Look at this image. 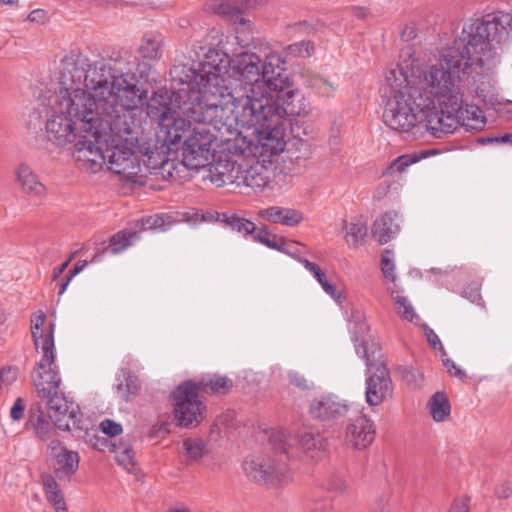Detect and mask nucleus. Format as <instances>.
Returning a JSON list of instances; mask_svg holds the SVG:
<instances>
[{
	"label": "nucleus",
	"mask_w": 512,
	"mask_h": 512,
	"mask_svg": "<svg viewBox=\"0 0 512 512\" xmlns=\"http://www.w3.org/2000/svg\"><path fill=\"white\" fill-rule=\"evenodd\" d=\"M512 38V14L496 11L469 19L461 34L444 47L417 79V104L423 108L442 105L454 111L459 126L480 130L483 111L466 103L460 82L477 73L486 62H497Z\"/></svg>",
	"instance_id": "f257e3e1"
},
{
	"label": "nucleus",
	"mask_w": 512,
	"mask_h": 512,
	"mask_svg": "<svg viewBox=\"0 0 512 512\" xmlns=\"http://www.w3.org/2000/svg\"><path fill=\"white\" fill-rule=\"evenodd\" d=\"M285 60L271 52L264 60L253 52H240L232 58L231 81L235 99L230 111L233 119L243 128L262 127L285 133L290 116L301 114L289 89L290 79L283 67Z\"/></svg>",
	"instance_id": "f03ea898"
},
{
	"label": "nucleus",
	"mask_w": 512,
	"mask_h": 512,
	"mask_svg": "<svg viewBox=\"0 0 512 512\" xmlns=\"http://www.w3.org/2000/svg\"><path fill=\"white\" fill-rule=\"evenodd\" d=\"M149 70L146 62H140L128 50L120 51L112 64H89L85 57L70 54L61 62L58 92L81 91L99 108L114 109L119 104L138 108L145 91L138 87L136 74L143 78Z\"/></svg>",
	"instance_id": "7ed1b4c3"
},
{
	"label": "nucleus",
	"mask_w": 512,
	"mask_h": 512,
	"mask_svg": "<svg viewBox=\"0 0 512 512\" xmlns=\"http://www.w3.org/2000/svg\"><path fill=\"white\" fill-rule=\"evenodd\" d=\"M232 58L219 49L209 48L196 65L176 68L179 80L187 87L178 90L176 100L181 112L197 123L209 124L216 130L227 125L231 102L235 99L231 76Z\"/></svg>",
	"instance_id": "20e7f679"
},
{
	"label": "nucleus",
	"mask_w": 512,
	"mask_h": 512,
	"mask_svg": "<svg viewBox=\"0 0 512 512\" xmlns=\"http://www.w3.org/2000/svg\"><path fill=\"white\" fill-rule=\"evenodd\" d=\"M110 111L99 108L81 91L57 92L53 98L46 121L48 140L54 145L65 147L75 144L81 137H104Z\"/></svg>",
	"instance_id": "39448f33"
},
{
	"label": "nucleus",
	"mask_w": 512,
	"mask_h": 512,
	"mask_svg": "<svg viewBox=\"0 0 512 512\" xmlns=\"http://www.w3.org/2000/svg\"><path fill=\"white\" fill-rule=\"evenodd\" d=\"M265 435L271 449L281 454L250 456L244 460L242 467L248 479L271 487L292 482V471L287 466L286 459L304 455L313 460L326 447V439L319 432L302 431L297 436H292L287 430L278 428L265 431Z\"/></svg>",
	"instance_id": "423d86ee"
},
{
	"label": "nucleus",
	"mask_w": 512,
	"mask_h": 512,
	"mask_svg": "<svg viewBox=\"0 0 512 512\" xmlns=\"http://www.w3.org/2000/svg\"><path fill=\"white\" fill-rule=\"evenodd\" d=\"M285 133L262 127L247 128V132H238L229 140L225 148L212 155L207 162L206 175L216 187L237 184L241 172L239 158H258L263 161L276 157L285 149Z\"/></svg>",
	"instance_id": "0eeeda50"
},
{
	"label": "nucleus",
	"mask_w": 512,
	"mask_h": 512,
	"mask_svg": "<svg viewBox=\"0 0 512 512\" xmlns=\"http://www.w3.org/2000/svg\"><path fill=\"white\" fill-rule=\"evenodd\" d=\"M107 120L111 132L107 131L106 136L97 138L104 139L107 145L108 169L127 182L144 185V168L135 151L141 125L140 113L137 108L119 104L114 111H110Z\"/></svg>",
	"instance_id": "6e6552de"
},
{
	"label": "nucleus",
	"mask_w": 512,
	"mask_h": 512,
	"mask_svg": "<svg viewBox=\"0 0 512 512\" xmlns=\"http://www.w3.org/2000/svg\"><path fill=\"white\" fill-rule=\"evenodd\" d=\"M426 64L418 59L404 61L388 69L384 88L387 96L383 112L384 123L392 130L400 133L410 132L418 123H421V112L416 109L412 94V76L416 70H424Z\"/></svg>",
	"instance_id": "1a4fd4ad"
},
{
	"label": "nucleus",
	"mask_w": 512,
	"mask_h": 512,
	"mask_svg": "<svg viewBox=\"0 0 512 512\" xmlns=\"http://www.w3.org/2000/svg\"><path fill=\"white\" fill-rule=\"evenodd\" d=\"M177 94L178 91L171 95L167 90H158L153 93L149 103L151 110L156 104L161 106L157 137L170 150L177 149L191 131V123L183 117L191 118L181 112L179 104L183 103V99L176 100Z\"/></svg>",
	"instance_id": "9d476101"
},
{
	"label": "nucleus",
	"mask_w": 512,
	"mask_h": 512,
	"mask_svg": "<svg viewBox=\"0 0 512 512\" xmlns=\"http://www.w3.org/2000/svg\"><path fill=\"white\" fill-rule=\"evenodd\" d=\"M429 68V63H426V68L424 70H416V74L412 76L411 84H412V98L413 103L421 112V122H425L426 129L436 138H442L443 135L452 134L457 127L459 126V120H457V115H455L454 111H449V109H445L442 105H434L432 108H423L417 104L416 99V87H417V79L418 76L421 75L424 71Z\"/></svg>",
	"instance_id": "9b49d317"
},
{
	"label": "nucleus",
	"mask_w": 512,
	"mask_h": 512,
	"mask_svg": "<svg viewBox=\"0 0 512 512\" xmlns=\"http://www.w3.org/2000/svg\"><path fill=\"white\" fill-rule=\"evenodd\" d=\"M198 394L199 387L194 381H186L174 391L173 412L178 425L189 427L202 421L205 407Z\"/></svg>",
	"instance_id": "f8f14e48"
},
{
	"label": "nucleus",
	"mask_w": 512,
	"mask_h": 512,
	"mask_svg": "<svg viewBox=\"0 0 512 512\" xmlns=\"http://www.w3.org/2000/svg\"><path fill=\"white\" fill-rule=\"evenodd\" d=\"M216 136L205 126L191 129L183 141L184 164L191 170L205 168L212 156L211 146Z\"/></svg>",
	"instance_id": "ddd939ff"
},
{
	"label": "nucleus",
	"mask_w": 512,
	"mask_h": 512,
	"mask_svg": "<svg viewBox=\"0 0 512 512\" xmlns=\"http://www.w3.org/2000/svg\"><path fill=\"white\" fill-rule=\"evenodd\" d=\"M349 404L334 394L314 398L309 405L310 416L317 421L336 426L352 414Z\"/></svg>",
	"instance_id": "4468645a"
},
{
	"label": "nucleus",
	"mask_w": 512,
	"mask_h": 512,
	"mask_svg": "<svg viewBox=\"0 0 512 512\" xmlns=\"http://www.w3.org/2000/svg\"><path fill=\"white\" fill-rule=\"evenodd\" d=\"M42 398L47 399L48 417L54 422L55 427L63 431L84 429L78 418L79 407L68 401L61 391Z\"/></svg>",
	"instance_id": "2eb2a0df"
},
{
	"label": "nucleus",
	"mask_w": 512,
	"mask_h": 512,
	"mask_svg": "<svg viewBox=\"0 0 512 512\" xmlns=\"http://www.w3.org/2000/svg\"><path fill=\"white\" fill-rule=\"evenodd\" d=\"M100 143H105V140L96 137H81L75 142L73 158L81 169L96 173L106 164L107 153L99 146Z\"/></svg>",
	"instance_id": "dca6fc26"
},
{
	"label": "nucleus",
	"mask_w": 512,
	"mask_h": 512,
	"mask_svg": "<svg viewBox=\"0 0 512 512\" xmlns=\"http://www.w3.org/2000/svg\"><path fill=\"white\" fill-rule=\"evenodd\" d=\"M344 430V443L357 450L365 449L374 440V424L363 414L353 411L347 419Z\"/></svg>",
	"instance_id": "f3484780"
},
{
	"label": "nucleus",
	"mask_w": 512,
	"mask_h": 512,
	"mask_svg": "<svg viewBox=\"0 0 512 512\" xmlns=\"http://www.w3.org/2000/svg\"><path fill=\"white\" fill-rule=\"evenodd\" d=\"M366 379L365 398L370 406H378L393 394V384L386 365H378L377 369L368 372Z\"/></svg>",
	"instance_id": "a211bd4d"
},
{
	"label": "nucleus",
	"mask_w": 512,
	"mask_h": 512,
	"mask_svg": "<svg viewBox=\"0 0 512 512\" xmlns=\"http://www.w3.org/2000/svg\"><path fill=\"white\" fill-rule=\"evenodd\" d=\"M31 378L39 397L55 395L60 391L61 378L55 362H38Z\"/></svg>",
	"instance_id": "6ab92c4d"
},
{
	"label": "nucleus",
	"mask_w": 512,
	"mask_h": 512,
	"mask_svg": "<svg viewBox=\"0 0 512 512\" xmlns=\"http://www.w3.org/2000/svg\"><path fill=\"white\" fill-rule=\"evenodd\" d=\"M272 158L270 157L266 161L255 158L257 160L256 163L249 166V168L243 169L241 167L239 181H237L236 185L246 186L255 191H262L270 181V171L265 163H270Z\"/></svg>",
	"instance_id": "aec40b11"
},
{
	"label": "nucleus",
	"mask_w": 512,
	"mask_h": 512,
	"mask_svg": "<svg viewBox=\"0 0 512 512\" xmlns=\"http://www.w3.org/2000/svg\"><path fill=\"white\" fill-rule=\"evenodd\" d=\"M15 176L21 190L30 196L42 198L46 195V186L39 180L38 175L26 163H20L15 169Z\"/></svg>",
	"instance_id": "412c9836"
},
{
	"label": "nucleus",
	"mask_w": 512,
	"mask_h": 512,
	"mask_svg": "<svg viewBox=\"0 0 512 512\" xmlns=\"http://www.w3.org/2000/svg\"><path fill=\"white\" fill-rule=\"evenodd\" d=\"M258 216L270 223L289 227L299 225L304 219L302 212L299 210L279 206L261 209L258 211Z\"/></svg>",
	"instance_id": "4be33fe9"
},
{
	"label": "nucleus",
	"mask_w": 512,
	"mask_h": 512,
	"mask_svg": "<svg viewBox=\"0 0 512 512\" xmlns=\"http://www.w3.org/2000/svg\"><path fill=\"white\" fill-rule=\"evenodd\" d=\"M399 216L396 212H386L377 218L372 227V236L380 244H385L393 239L399 232Z\"/></svg>",
	"instance_id": "5701e85b"
},
{
	"label": "nucleus",
	"mask_w": 512,
	"mask_h": 512,
	"mask_svg": "<svg viewBox=\"0 0 512 512\" xmlns=\"http://www.w3.org/2000/svg\"><path fill=\"white\" fill-rule=\"evenodd\" d=\"M26 428L32 431L37 439L44 442L49 441L55 434V428L41 410L30 411Z\"/></svg>",
	"instance_id": "b1692460"
},
{
	"label": "nucleus",
	"mask_w": 512,
	"mask_h": 512,
	"mask_svg": "<svg viewBox=\"0 0 512 512\" xmlns=\"http://www.w3.org/2000/svg\"><path fill=\"white\" fill-rule=\"evenodd\" d=\"M41 483L46 500L54 507L55 511L65 512L67 508L64 494L55 476L49 473H43L41 475Z\"/></svg>",
	"instance_id": "393cba45"
},
{
	"label": "nucleus",
	"mask_w": 512,
	"mask_h": 512,
	"mask_svg": "<svg viewBox=\"0 0 512 512\" xmlns=\"http://www.w3.org/2000/svg\"><path fill=\"white\" fill-rule=\"evenodd\" d=\"M55 324L50 323L45 333L34 332L33 343L37 350L40 349L42 358L39 362H55V344H54Z\"/></svg>",
	"instance_id": "a878e982"
},
{
	"label": "nucleus",
	"mask_w": 512,
	"mask_h": 512,
	"mask_svg": "<svg viewBox=\"0 0 512 512\" xmlns=\"http://www.w3.org/2000/svg\"><path fill=\"white\" fill-rule=\"evenodd\" d=\"M356 353L366 361L368 372L377 369L378 365H385L382 360L381 346L374 339L363 340L356 345Z\"/></svg>",
	"instance_id": "bb28decb"
},
{
	"label": "nucleus",
	"mask_w": 512,
	"mask_h": 512,
	"mask_svg": "<svg viewBox=\"0 0 512 512\" xmlns=\"http://www.w3.org/2000/svg\"><path fill=\"white\" fill-rule=\"evenodd\" d=\"M80 456L78 452L68 450L61 455H56L53 462L55 476L59 479L70 478L79 468Z\"/></svg>",
	"instance_id": "cd10ccee"
},
{
	"label": "nucleus",
	"mask_w": 512,
	"mask_h": 512,
	"mask_svg": "<svg viewBox=\"0 0 512 512\" xmlns=\"http://www.w3.org/2000/svg\"><path fill=\"white\" fill-rule=\"evenodd\" d=\"M164 37L157 32L144 34L139 46V54L144 60L156 61L162 56Z\"/></svg>",
	"instance_id": "c85d7f7f"
},
{
	"label": "nucleus",
	"mask_w": 512,
	"mask_h": 512,
	"mask_svg": "<svg viewBox=\"0 0 512 512\" xmlns=\"http://www.w3.org/2000/svg\"><path fill=\"white\" fill-rule=\"evenodd\" d=\"M196 383L198 384L199 392L217 395L227 394L233 387V381L230 378L217 374L204 376Z\"/></svg>",
	"instance_id": "c756f323"
},
{
	"label": "nucleus",
	"mask_w": 512,
	"mask_h": 512,
	"mask_svg": "<svg viewBox=\"0 0 512 512\" xmlns=\"http://www.w3.org/2000/svg\"><path fill=\"white\" fill-rule=\"evenodd\" d=\"M158 162L161 164L159 167V177L168 181H182L187 178V170H190L187 165L184 164V156L182 160L178 161L175 159H160Z\"/></svg>",
	"instance_id": "7c9ffc66"
},
{
	"label": "nucleus",
	"mask_w": 512,
	"mask_h": 512,
	"mask_svg": "<svg viewBox=\"0 0 512 512\" xmlns=\"http://www.w3.org/2000/svg\"><path fill=\"white\" fill-rule=\"evenodd\" d=\"M475 93L485 104L494 106L500 103L495 81L488 76H481L475 82Z\"/></svg>",
	"instance_id": "2f4dec72"
},
{
	"label": "nucleus",
	"mask_w": 512,
	"mask_h": 512,
	"mask_svg": "<svg viewBox=\"0 0 512 512\" xmlns=\"http://www.w3.org/2000/svg\"><path fill=\"white\" fill-rule=\"evenodd\" d=\"M210 9L222 17L234 22L245 24V20L241 15V4L239 0H216L211 4Z\"/></svg>",
	"instance_id": "473e14b6"
},
{
	"label": "nucleus",
	"mask_w": 512,
	"mask_h": 512,
	"mask_svg": "<svg viewBox=\"0 0 512 512\" xmlns=\"http://www.w3.org/2000/svg\"><path fill=\"white\" fill-rule=\"evenodd\" d=\"M430 414L434 421L443 422L451 413V406L445 393L436 392L428 403Z\"/></svg>",
	"instance_id": "72a5a7b5"
},
{
	"label": "nucleus",
	"mask_w": 512,
	"mask_h": 512,
	"mask_svg": "<svg viewBox=\"0 0 512 512\" xmlns=\"http://www.w3.org/2000/svg\"><path fill=\"white\" fill-rule=\"evenodd\" d=\"M112 452L115 455V460L118 465L122 466L130 473L135 472V453L129 443L120 441L118 444H112Z\"/></svg>",
	"instance_id": "f704fd0d"
},
{
	"label": "nucleus",
	"mask_w": 512,
	"mask_h": 512,
	"mask_svg": "<svg viewBox=\"0 0 512 512\" xmlns=\"http://www.w3.org/2000/svg\"><path fill=\"white\" fill-rule=\"evenodd\" d=\"M305 83L322 97H332L336 91V85L320 75L313 74L307 76Z\"/></svg>",
	"instance_id": "c9c22d12"
},
{
	"label": "nucleus",
	"mask_w": 512,
	"mask_h": 512,
	"mask_svg": "<svg viewBox=\"0 0 512 512\" xmlns=\"http://www.w3.org/2000/svg\"><path fill=\"white\" fill-rule=\"evenodd\" d=\"M137 239V231H120L111 237L109 244L110 251L113 254H117L132 245Z\"/></svg>",
	"instance_id": "e433bc0d"
},
{
	"label": "nucleus",
	"mask_w": 512,
	"mask_h": 512,
	"mask_svg": "<svg viewBox=\"0 0 512 512\" xmlns=\"http://www.w3.org/2000/svg\"><path fill=\"white\" fill-rule=\"evenodd\" d=\"M139 391L137 380L132 376L117 378L116 394L117 397L125 402L130 401L131 396H135Z\"/></svg>",
	"instance_id": "4c0bfd02"
},
{
	"label": "nucleus",
	"mask_w": 512,
	"mask_h": 512,
	"mask_svg": "<svg viewBox=\"0 0 512 512\" xmlns=\"http://www.w3.org/2000/svg\"><path fill=\"white\" fill-rule=\"evenodd\" d=\"M182 447L184 455L189 461H197L207 452L204 441L198 438H188L184 440Z\"/></svg>",
	"instance_id": "58836bf2"
},
{
	"label": "nucleus",
	"mask_w": 512,
	"mask_h": 512,
	"mask_svg": "<svg viewBox=\"0 0 512 512\" xmlns=\"http://www.w3.org/2000/svg\"><path fill=\"white\" fill-rule=\"evenodd\" d=\"M223 221L231 227V229L242 233L243 235H252L255 232V224L245 218L238 217L234 214H223Z\"/></svg>",
	"instance_id": "ea45409f"
},
{
	"label": "nucleus",
	"mask_w": 512,
	"mask_h": 512,
	"mask_svg": "<svg viewBox=\"0 0 512 512\" xmlns=\"http://www.w3.org/2000/svg\"><path fill=\"white\" fill-rule=\"evenodd\" d=\"M345 238L349 245L357 246L366 236L367 227L362 223H345Z\"/></svg>",
	"instance_id": "a19ab883"
},
{
	"label": "nucleus",
	"mask_w": 512,
	"mask_h": 512,
	"mask_svg": "<svg viewBox=\"0 0 512 512\" xmlns=\"http://www.w3.org/2000/svg\"><path fill=\"white\" fill-rule=\"evenodd\" d=\"M168 219L169 217L164 215L148 216L137 222L136 227L139 230H165L166 220Z\"/></svg>",
	"instance_id": "79ce46f5"
},
{
	"label": "nucleus",
	"mask_w": 512,
	"mask_h": 512,
	"mask_svg": "<svg viewBox=\"0 0 512 512\" xmlns=\"http://www.w3.org/2000/svg\"><path fill=\"white\" fill-rule=\"evenodd\" d=\"M251 236L255 241L267 246L270 249L279 251L282 250V245L278 244L276 236L271 235L267 228L264 226L260 228L255 227V232Z\"/></svg>",
	"instance_id": "37998d69"
},
{
	"label": "nucleus",
	"mask_w": 512,
	"mask_h": 512,
	"mask_svg": "<svg viewBox=\"0 0 512 512\" xmlns=\"http://www.w3.org/2000/svg\"><path fill=\"white\" fill-rule=\"evenodd\" d=\"M325 489L335 495H343L349 491L346 480L340 475H331L324 483Z\"/></svg>",
	"instance_id": "c03bdc74"
},
{
	"label": "nucleus",
	"mask_w": 512,
	"mask_h": 512,
	"mask_svg": "<svg viewBox=\"0 0 512 512\" xmlns=\"http://www.w3.org/2000/svg\"><path fill=\"white\" fill-rule=\"evenodd\" d=\"M17 377L18 369L16 367L8 366L0 370V395L8 392Z\"/></svg>",
	"instance_id": "a18cd8bd"
},
{
	"label": "nucleus",
	"mask_w": 512,
	"mask_h": 512,
	"mask_svg": "<svg viewBox=\"0 0 512 512\" xmlns=\"http://www.w3.org/2000/svg\"><path fill=\"white\" fill-rule=\"evenodd\" d=\"M147 160L144 161L142 167L144 168V180L146 179L147 173L153 174L159 177V167L161 164L158 162V158L166 159L167 157L158 151H152L150 154L146 155Z\"/></svg>",
	"instance_id": "49530a36"
},
{
	"label": "nucleus",
	"mask_w": 512,
	"mask_h": 512,
	"mask_svg": "<svg viewBox=\"0 0 512 512\" xmlns=\"http://www.w3.org/2000/svg\"><path fill=\"white\" fill-rule=\"evenodd\" d=\"M289 55L295 57H309L314 52V44L311 41H300L286 48Z\"/></svg>",
	"instance_id": "de8ad7c7"
},
{
	"label": "nucleus",
	"mask_w": 512,
	"mask_h": 512,
	"mask_svg": "<svg viewBox=\"0 0 512 512\" xmlns=\"http://www.w3.org/2000/svg\"><path fill=\"white\" fill-rule=\"evenodd\" d=\"M395 305L397 313L405 320L413 321L416 314L411 303L404 296H396Z\"/></svg>",
	"instance_id": "09e8293b"
},
{
	"label": "nucleus",
	"mask_w": 512,
	"mask_h": 512,
	"mask_svg": "<svg viewBox=\"0 0 512 512\" xmlns=\"http://www.w3.org/2000/svg\"><path fill=\"white\" fill-rule=\"evenodd\" d=\"M381 269L386 279L394 282L396 280L395 264L393 261V253L390 250H385L381 258Z\"/></svg>",
	"instance_id": "8fccbe9b"
},
{
	"label": "nucleus",
	"mask_w": 512,
	"mask_h": 512,
	"mask_svg": "<svg viewBox=\"0 0 512 512\" xmlns=\"http://www.w3.org/2000/svg\"><path fill=\"white\" fill-rule=\"evenodd\" d=\"M417 161L415 157L410 155H402L396 158L390 166L387 168L385 173H391L392 171L404 172L410 165Z\"/></svg>",
	"instance_id": "3c124183"
},
{
	"label": "nucleus",
	"mask_w": 512,
	"mask_h": 512,
	"mask_svg": "<svg viewBox=\"0 0 512 512\" xmlns=\"http://www.w3.org/2000/svg\"><path fill=\"white\" fill-rule=\"evenodd\" d=\"M297 260L305 267L307 271H309L313 275V277L317 280L318 283L322 282L326 278L325 273L317 264L301 257H299Z\"/></svg>",
	"instance_id": "603ef678"
},
{
	"label": "nucleus",
	"mask_w": 512,
	"mask_h": 512,
	"mask_svg": "<svg viewBox=\"0 0 512 512\" xmlns=\"http://www.w3.org/2000/svg\"><path fill=\"white\" fill-rule=\"evenodd\" d=\"M100 429L101 431L111 437L120 435L122 433V426L121 424L111 420V419H105L100 423Z\"/></svg>",
	"instance_id": "864d4df0"
},
{
	"label": "nucleus",
	"mask_w": 512,
	"mask_h": 512,
	"mask_svg": "<svg viewBox=\"0 0 512 512\" xmlns=\"http://www.w3.org/2000/svg\"><path fill=\"white\" fill-rule=\"evenodd\" d=\"M403 378L407 382L408 385L416 388L421 386L423 382V375L417 370L407 369L403 373Z\"/></svg>",
	"instance_id": "5fc2aeb1"
},
{
	"label": "nucleus",
	"mask_w": 512,
	"mask_h": 512,
	"mask_svg": "<svg viewBox=\"0 0 512 512\" xmlns=\"http://www.w3.org/2000/svg\"><path fill=\"white\" fill-rule=\"evenodd\" d=\"M495 495L499 499H508L512 496V482L508 480L500 481L495 486Z\"/></svg>",
	"instance_id": "6e6d98bb"
},
{
	"label": "nucleus",
	"mask_w": 512,
	"mask_h": 512,
	"mask_svg": "<svg viewBox=\"0 0 512 512\" xmlns=\"http://www.w3.org/2000/svg\"><path fill=\"white\" fill-rule=\"evenodd\" d=\"M330 503L313 499L310 500L306 505V512H329Z\"/></svg>",
	"instance_id": "4d7b16f0"
},
{
	"label": "nucleus",
	"mask_w": 512,
	"mask_h": 512,
	"mask_svg": "<svg viewBox=\"0 0 512 512\" xmlns=\"http://www.w3.org/2000/svg\"><path fill=\"white\" fill-rule=\"evenodd\" d=\"M48 449L53 462L56 460V455H61L68 451L61 441L52 438L49 440Z\"/></svg>",
	"instance_id": "13d9d810"
},
{
	"label": "nucleus",
	"mask_w": 512,
	"mask_h": 512,
	"mask_svg": "<svg viewBox=\"0 0 512 512\" xmlns=\"http://www.w3.org/2000/svg\"><path fill=\"white\" fill-rule=\"evenodd\" d=\"M424 334L426 336L427 341L435 350H443V345L438 337V335L431 329L429 326L424 325Z\"/></svg>",
	"instance_id": "bf43d9fd"
},
{
	"label": "nucleus",
	"mask_w": 512,
	"mask_h": 512,
	"mask_svg": "<svg viewBox=\"0 0 512 512\" xmlns=\"http://www.w3.org/2000/svg\"><path fill=\"white\" fill-rule=\"evenodd\" d=\"M46 319V315L43 311H38L34 313L31 317V334L32 338L34 337V332H40L41 327L44 325Z\"/></svg>",
	"instance_id": "052dcab7"
},
{
	"label": "nucleus",
	"mask_w": 512,
	"mask_h": 512,
	"mask_svg": "<svg viewBox=\"0 0 512 512\" xmlns=\"http://www.w3.org/2000/svg\"><path fill=\"white\" fill-rule=\"evenodd\" d=\"M25 402L22 398H17L10 409V417L14 421H19L24 414Z\"/></svg>",
	"instance_id": "680f3d73"
},
{
	"label": "nucleus",
	"mask_w": 512,
	"mask_h": 512,
	"mask_svg": "<svg viewBox=\"0 0 512 512\" xmlns=\"http://www.w3.org/2000/svg\"><path fill=\"white\" fill-rule=\"evenodd\" d=\"M448 512H469V499L466 497L454 499Z\"/></svg>",
	"instance_id": "e2e57ef3"
},
{
	"label": "nucleus",
	"mask_w": 512,
	"mask_h": 512,
	"mask_svg": "<svg viewBox=\"0 0 512 512\" xmlns=\"http://www.w3.org/2000/svg\"><path fill=\"white\" fill-rule=\"evenodd\" d=\"M289 381L292 385L299 389H308V382L303 375L298 372L291 371L288 374Z\"/></svg>",
	"instance_id": "0e129e2a"
},
{
	"label": "nucleus",
	"mask_w": 512,
	"mask_h": 512,
	"mask_svg": "<svg viewBox=\"0 0 512 512\" xmlns=\"http://www.w3.org/2000/svg\"><path fill=\"white\" fill-rule=\"evenodd\" d=\"M443 364L452 376H455L460 380H464L466 378L465 371L458 367L452 360L446 359L443 361Z\"/></svg>",
	"instance_id": "69168bd1"
},
{
	"label": "nucleus",
	"mask_w": 512,
	"mask_h": 512,
	"mask_svg": "<svg viewBox=\"0 0 512 512\" xmlns=\"http://www.w3.org/2000/svg\"><path fill=\"white\" fill-rule=\"evenodd\" d=\"M85 440L87 443H89L93 448L102 450L103 446L106 443V439L100 438L96 436L95 434H91L87 428H85Z\"/></svg>",
	"instance_id": "338daca9"
},
{
	"label": "nucleus",
	"mask_w": 512,
	"mask_h": 512,
	"mask_svg": "<svg viewBox=\"0 0 512 512\" xmlns=\"http://www.w3.org/2000/svg\"><path fill=\"white\" fill-rule=\"evenodd\" d=\"M87 265L86 261H79L75 264L74 268L67 274L68 281H71L77 274H79Z\"/></svg>",
	"instance_id": "774afa93"
}]
</instances>
